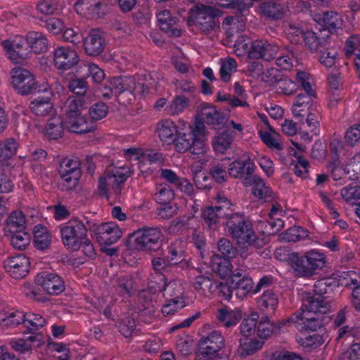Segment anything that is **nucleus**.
I'll return each instance as SVG.
<instances>
[{"mask_svg": "<svg viewBox=\"0 0 360 360\" xmlns=\"http://www.w3.org/2000/svg\"><path fill=\"white\" fill-rule=\"evenodd\" d=\"M330 308L328 301L324 298H321L314 293L311 295L309 292L304 294L302 298V307L297 311L310 314L313 313L323 315L326 314Z\"/></svg>", "mask_w": 360, "mask_h": 360, "instance_id": "15", "label": "nucleus"}, {"mask_svg": "<svg viewBox=\"0 0 360 360\" xmlns=\"http://www.w3.org/2000/svg\"><path fill=\"white\" fill-rule=\"evenodd\" d=\"M325 30L332 33L341 26L342 20L340 15L333 11H326L323 15ZM326 32V30H324Z\"/></svg>", "mask_w": 360, "mask_h": 360, "instance_id": "49", "label": "nucleus"}, {"mask_svg": "<svg viewBox=\"0 0 360 360\" xmlns=\"http://www.w3.org/2000/svg\"><path fill=\"white\" fill-rule=\"evenodd\" d=\"M323 344V340L322 336L317 334L308 335L301 340V346L306 353L314 352L315 353L321 352L323 354V352L320 348Z\"/></svg>", "mask_w": 360, "mask_h": 360, "instance_id": "44", "label": "nucleus"}, {"mask_svg": "<svg viewBox=\"0 0 360 360\" xmlns=\"http://www.w3.org/2000/svg\"><path fill=\"white\" fill-rule=\"evenodd\" d=\"M233 139V133L231 131L226 130L218 132L212 138V141L214 150L217 153H224L225 151L230 148Z\"/></svg>", "mask_w": 360, "mask_h": 360, "instance_id": "31", "label": "nucleus"}, {"mask_svg": "<svg viewBox=\"0 0 360 360\" xmlns=\"http://www.w3.org/2000/svg\"><path fill=\"white\" fill-rule=\"evenodd\" d=\"M5 236L10 238L12 246L19 250H25L30 242V235L26 231Z\"/></svg>", "mask_w": 360, "mask_h": 360, "instance_id": "48", "label": "nucleus"}, {"mask_svg": "<svg viewBox=\"0 0 360 360\" xmlns=\"http://www.w3.org/2000/svg\"><path fill=\"white\" fill-rule=\"evenodd\" d=\"M237 63L232 58L221 59L220 77L223 82H227L231 79V73L236 71Z\"/></svg>", "mask_w": 360, "mask_h": 360, "instance_id": "51", "label": "nucleus"}, {"mask_svg": "<svg viewBox=\"0 0 360 360\" xmlns=\"http://www.w3.org/2000/svg\"><path fill=\"white\" fill-rule=\"evenodd\" d=\"M105 45L104 36L98 30H91L83 41L85 53L90 56L101 55L103 52Z\"/></svg>", "mask_w": 360, "mask_h": 360, "instance_id": "19", "label": "nucleus"}, {"mask_svg": "<svg viewBox=\"0 0 360 360\" xmlns=\"http://www.w3.org/2000/svg\"><path fill=\"white\" fill-rule=\"evenodd\" d=\"M46 320L39 314L33 313L26 314L25 327H26L30 333H34L40 328L44 326Z\"/></svg>", "mask_w": 360, "mask_h": 360, "instance_id": "50", "label": "nucleus"}, {"mask_svg": "<svg viewBox=\"0 0 360 360\" xmlns=\"http://www.w3.org/2000/svg\"><path fill=\"white\" fill-rule=\"evenodd\" d=\"M79 61V58L76 51L68 47L58 46L53 51L54 65L60 70H70Z\"/></svg>", "mask_w": 360, "mask_h": 360, "instance_id": "13", "label": "nucleus"}, {"mask_svg": "<svg viewBox=\"0 0 360 360\" xmlns=\"http://www.w3.org/2000/svg\"><path fill=\"white\" fill-rule=\"evenodd\" d=\"M255 169V163L248 158L245 160H235L231 163L228 168V172L230 176L235 179H243V183L245 185L246 179H251Z\"/></svg>", "mask_w": 360, "mask_h": 360, "instance_id": "20", "label": "nucleus"}, {"mask_svg": "<svg viewBox=\"0 0 360 360\" xmlns=\"http://www.w3.org/2000/svg\"><path fill=\"white\" fill-rule=\"evenodd\" d=\"M134 248L142 251H155L161 246L162 233L159 228L143 227L134 231L131 236Z\"/></svg>", "mask_w": 360, "mask_h": 360, "instance_id": "3", "label": "nucleus"}, {"mask_svg": "<svg viewBox=\"0 0 360 360\" xmlns=\"http://www.w3.org/2000/svg\"><path fill=\"white\" fill-rule=\"evenodd\" d=\"M259 14L266 19L279 20L283 17V8L273 1H264L259 5Z\"/></svg>", "mask_w": 360, "mask_h": 360, "instance_id": "29", "label": "nucleus"}, {"mask_svg": "<svg viewBox=\"0 0 360 360\" xmlns=\"http://www.w3.org/2000/svg\"><path fill=\"white\" fill-rule=\"evenodd\" d=\"M309 231L301 226H292L288 229L285 232L282 233L279 237L280 240L285 242H296L306 238L308 236Z\"/></svg>", "mask_w": 360, "mask_h": 360, "instance_id": "47", "label": "nucleus"}, {"mask_svg": "<svg viewBox=\"0 0 360 360\" xmlns=\"http://www.w3.org/2000/svg\"><path fill=\"white\" fill-rule=\"evenodd\" d=\"M289 260L296 276L308 278L314 275L312 268L309 267V264H306L304 255L300 257L298 253L292 252L290 255Z\"/></svg>", "mask_w": 360, "mask_h": 360, "instance_id": "26", "label": "nucleus"}, {"mask_svg": "<svg viewBox=\"0 0 360 360\" xmlns=\"http://www.w3.org/2000/svg\"><path fill=\"white\" fill-rule=\"evenodd\" d=\"M34 241L37 249L43 250L48 248L51 244V234L47 228L41 224L35 226Z\"/></svg>", "mask_w": 360, "mask_h": 360, "instance_id": "42", "label": "nucleus"}, {"mask_svg": "<svg viewBox=\"0 0 360 360\" xmlns=\"http://www.w3.org/2000/svg\"><path fill=\"white\" fill-rule=\"evenodd\" d=\"M269 129L274 133L273 134L268 131H259L260 137L262 141L269 148H275L276 150H282L283 147L278 142V134H277L271 127Z\"/></svg>", "mask_w": 360, "mask_h": 360, "instance_id": "58", "label": "nucleus"}, {"mask_svg": "<svg viewBox=\"0 0 360 360\" xmlns=\"http://www.w3.org/2000/svg\"><path fill=\"white\" fill-rule=\"evenodd\" d=\"M11 75L12 84L18 94L27 96L39 91L34 75L29 70L22 68H15L12 69Z\"/></svg>", "mask_w": 360, "mask_h": 360, "instance_id": "6", "label": "nucleus"}, {"mask_svg": "<svg viewBox=\"0 0 360 360\" xmlns=\"http://www.w3.org/2000/svg\"><path fill=\"white\" fill-rule=\"evenodd\" d=\"M337 54L335 49L327 47L324 51H321L319 61L326 67L331 68L335 63Z\"/></svg>", "mask_w": 360, "mask_h": 360, "instance_id": "64", "label": "nucleus"}, {"mask_svg": "<svg viewBox=\"0 0 360 360\" xmlns=\"http://www.w3.org/2000/svg\"><path fill=\"white\" fill-rule=\"evenodd\" d=\"M325 316L319 314H307L296 311L285 319L288 323L297 324L296 326L301 332L316 331L323 326Z\"/></svg>", "mask_w": 360, "mask_h": 360, "instance_id": "8", "label": "nucleus"}, {"mask_svg": "<svg viewBox=\"0 0 360 360\" xmlns=\"http://www.w3.org/2000/svg\"><path fill=\"white\" fill-rule=\"evenodd\" d=\"M278 49L276 44L270 43L267 40H255L249 49L248 57L269 61L276 56Z\"/></svg>", "mask_w": 360, "mask_h": 360, "instance_id": "14", "label": "nucleus"}, {"mask_svg": "<svg viewBox=\"0 0 360 360\" xmlns=\"http://www.w3.org/2000/svg\"><path fill=\"white\" fill-rule=\"evenodd\" d=\"M285 32L289 41L294 44H300L305 37V32L301 24L288 21L285 23Z\"/></svg>", "mask_w": 360, "mask_h": 360, "instance_id": "35", "label": "nucleus"}, {"mask_svg": "<svg viewBox=\"0 0 360 360\" xmlns=\"http://www.w3.org/2000/svg\"><path fill=\"white\" fill-rule=\"evenodd\" d=\"M229 259L215 254L211 257L210 266L221 278H225L232 272L233 266Z\"/></svg>", "mask_w": 360, "mask_h": 360, "instance_id": "30", "label": "nucleus"}, {"mask_svg": "<svg viewBox=\"0 0 360 360\" xmlns=\"http://www.w3.org/2000/svg\"><path fill=\"white\" fill-rule=\"evenodd\" d=\"M65 124L69 131L73 133L84 134L91 131V127L88 124L86 118L81 115L68 117Z\"/></svg>", "mask_w": 360, "mask_h": 360, "instance_id": "40", "label": "nucleus"}, {"mask_svg": "<svg viewBox=\"0 0 360 360\" xmlns=\"http://www.w3.org/2000/svg\"><path fill=\"white\" fill-rule=\"evenodd\" d=\"M5 235L21 232L26 229V220L21 211H13L8 217L4 227Z\"/></svg>", "mask_w": 360, "mask_h": 360, "instance_id": "25", "label": "nucleus"}, {"mask_svg": "<svg viewBox=\"0 0 360 360\" xmlns=\"http://www.w3.org/2000/svg\"><path fill=\"white\" fill-rule=\"evenodd\" d=\"M217 203H219L218 205L205 208L202 214L205 224L210 229H214V226L219 223L220 219H225V217L230 214L231 204L226 198L219 197Z\"/></svg>", "mask_w": 360, "mask_h": 360, "instance_id": "9", "label": "nucleus"}, {"mask_svg": "<svg viewBox=\"0 0 360 360\" xmlns=\"http://www.w3.org/2000/svg\"><path fill=\"white\" fill-rule=\"evenodd\" d=\"M60 0H41L37 5V9L41 13L53 15L59 10Z\"/></svg>", "mask_w": 360, "mask_h": 360, "instance_id": "56", "label": "nucleus"}, {"mask_svg": "<svg viewBox=\"0 0 360 360\" xmlns=\"http://www.w3.org/2000/svg\"><path fill=\"white\" fill-rule=\"evenodd\" d=\"M63 130V119L60 116L56 115L49 120L44 132L49 139L56 140L62 137Z\"/></svg>", "mask_w": 360, "mask_h": 360, "instance_id": "37", "label": "nucleus"}, {"mask_svg": "<svg viewBox=\"0 0 360 360\" xmlns=\"http://www.w3.org/2000/svg\"><path fill=\"white\" fill-rule=\"evenodd\" d=\"M224 340L221 333L212 331L207 336L200 338L196 352L198 360H210L224 347Z\"/></svg>", "mask_w": 360, "mask_h": 360, "instance_id": "7", "label": "nucleus"}, {"mask_svg": "<svg viewBox=\"0 0 360 360\" xmlns=\"http://www.w3.org/2000/svg\"><path fill=\"white\" fill-rule=\"evenodd\" d=\"M217 317L219 321L227 328L236 325L238 321L235 312L226 308L219 309Z\"/></svg>", "mask_w": 360, "mask_h": 360, "instance_id": "61", "label": "nucleus"}, {"mask_svg": "<svg viewBox=\"0 0 360 360\" xmlns=\"http://www.w3.org/2000/svg\"><path fill=\"white\" fill-rule=\"evenodd\" d=\"M160 30L170 37H177L181 34L179 18L174 15L170 11L165 9L156 15Z\"/></svg>", "mask_w": 360, "mask_h": 360, "instance_id": "16", "label": "nucleus"}, {"mask_svg": "<svg viewBox=\"0 0 360 360\" xmlns=\"http://www.w3.org/2000/svg\"><path fill=\"white\" fill-rule=\"evenodd\" d=\"M35 283L51 295H58L65 288L63 280L54 273H39L35 278Z\"/></svg>", "mask_w": 360, "mask_h": 360, "instance_id": "11", "label": "nucleus"}, {"mask_svg": "<svg viewBox=\"0 0 360 360\" xmlns=\"http://www.w3.org/2000/svg\"><path fill=\"white\" fill-rule=\"evenodd\" d=\"M347 172L352 174L350 179H360V153L354 155L347 163Z\"/></svg>", "mask_w": 360, "mask_h": 360, "instance_id": "59", "label": "nucleus"}, {"mask_svg": "<svg viewBox=\"0 0 360 360\" xmlns=\"http://www.w3.org/2000/svg\"><path fill=\"white\" fill-rule=\"evenodd\" d=\"M229 232L238 244L253 245L255 249L261 248L263 244L262 240H259L255 233L252 226L247 221L245 222V225L241 224Z\"/></svg>", "mask_w": 360, "mask_h": 360, "instance_id": "18", "label": "nucleus"}, {"mask_svg": "<svg viewBox=\"0 0 360 360\" xmlns=\"http://www.w3.org/2000/svg\"><path fill=\"white\" fill-rule=\"evenodd\" d=\"M110 85L117 94H120L124 91L132 93L136 86L135 79L131 76L113 77L110 79Z\"/></svg>", "mask_w": 360, "mask_h": 360, "instance_id": "39", "label": "nucleus"}, {"mask_svg": "<svg viewBox=\"0 0 360 360\" xmlns=\"http://www.w3.org/2000/svg\"><path fill=\"white\" fill-rule=\"evenodd\" d=\"M174 197V193L172 188L165 184L160 185L157 188L156 193H154V199L159 204H165L170 202Z\"/></svg>", "mask_w": 360, "mask_h": 360, "instance_id": "53", "label": "nucleus"}, {"mask_svg": "<svg viewBox=\"0 0 360 360\" xmlns=\"http://www.w3.org/2000/svg\"><path fill=\"white\" fill-rule=\"evenodd\" d=\"M306 257V264H309V267L312 268L313 274L318 269H321L325 266L326 258L323 253L316 250H310L304 253Z\"/></svg>", "mask_w": 360, "mask_h": 360, "instance_id": "45", "label": "nucleus"}, {"mask_svg": "<svg viewBox=\"0 0 360 360\" xmlns=\"http://www.w3.org/2000/svg\"><path fill=\"white\" fill-rule=\"evenodd\" d=\"M216 282L212 276L200 275L195 278L193 286L195 290H207L211 293H214V288Z\"/></svg>", "mask_w": 360, "mask_h": 360, "instance_id": "52", "label": "nucleus"}, {"mask_svg": "<svg viewBox=\"0 0 360 360\" xmlns=\"http://www.w3.org/2000/svg\"><path fill=\"white\" fill-rule=\"evenodd\" d=\"M63 244L72 250H79V244L86 240L87 229L84 224L78 219L69 221L60 229Z\"/></svg>", "mask_w": 360, "mask_h": 360, "instance_id": "5", "label": "nucleus"}, {"mask_svg": "<svg viewBox=\"0 0 360 360\" xmlns=\"http://www.w3.org/2000/svg\"><path fill=\"white\" fill-rule=\"evenodd\" d=\"M220 15L218 8L199 4L190 9L186 22L188 26L196 25L202 32L210 34L219 30L218 18Z\"/></svg>", "mask_w": 360, "mask_h": 360, "instance_id": "2", "label": "nucleus"}, {"mask_svg": "<svg viewBox=\"0 0 360 360\" xmlns=\"http://www.w3.org/2000/svg\"><path fill=\"white\" fill-rule=\"evenodd\" d=\"M68 88L75 94L83 96L87 91L88 84L84 79H71L68 82Z\"/></svg>", "mask_w": 360, "mask_h": 360, "instance_id": "63", "label": "nucleus"}, {"mask_svg": "<svg viewBox=\"0 0 360 360\" xmlns=\"http://www.w3.org/2000/svg\"><path fill=\"white\" fill-rule=\"evenodd\" d=\"M157 131L160 140L167 143H172L179 133L176 125L170 120H165L160 122L157 127Z\"/></svg>", "mask_w": 360, "mask_h": 360, "instance_id": "32", "label": "nucleus"}, {"mask_svg": "<svg viewBox=\"0 0 360 360\" xmlns=\"http://www.w3.org/2000/svg\"><path fill=\"white\" fill-rule=\"evenodd\" d=\"M199 115L195 116V121L200 120L202 123L207 124H220L225 120L224 114L217 111L216 108L212 105L203 103L200 105L198 111Z\"/></svg>", "mask_w": 360, "mask_h": 360, "instance_id": "21", "label": "nucleus"}, {"mask_svg": "<svg viewBox=\"0 0 360 360\" xmlns=\"http://www.w3.org/2000/svg\"><path fill=\"white\" fill-rule=\"evenodd\" d=\"M278 300L275 293L267 290L263 292L262 295L257 300V304L261 310L266 314H272L276 310Z\"/></svg>", "mask_w": 360, "mask_h": 360, "instance_id": "41", "label": "nucleus"}, {"mask_svg": "<svg viewBox=\"0 0 360 360\" xmlns=\"http://www.w3.org/2000/svg\"><path fill=\"white\" fill-rule=\"evenodd\" d=\"M31 111L37 116H45L50 114L53 110V105L49 98H37L30 104Z\"/></svg>", "mask_w": 360, "mask_h": 360, "instance_id": "43", "label": "nucleus"}, {"mask_svg": "<svg viewBox=\"0 0 360 360\" xmlns=\"http://www.w3.org/2000/svg\"><path fill=\"white\" fill-rule=\"evenodd\" d=\"M234 92L238 96L232 94H221V92L219 91L217 100L220 102L226 101L232 108L238 106L248 107V103L245 101L246 98L245 91L243 86L238 82L234 84Z\"/></svg>", "mask_w": 360, "mask_h": 360, "instance_id": "23", "label": "nucleus"}, {"mask_svg": "<svg viewBox=\"0 0 360 360\" xmlns=\"http://www.w3.org/2000/svg\"><path fill=\"white\" fill-rule=\"evenodd\" d=\"M339 287V281L331 277L323 278L316 281L314 283V293L321 298L326 300L334 292V290Z\"/></svg>", "mask_w": 360, "mask_h": 360, "instance_id": "24", "label": "nucleus"}, {"mask_svg": "<svg viewBox=\"0 0 360 360\" xmlns=\"http://www.w3.org/2000/svg\"><path fill=\"white\" fill-rule=\"evenodd\" d=\"M122 236L121 229L115 223H103L96 229V239L101 245H111Z\"/></svg>", "mask_w": 360, "mask_h": 360, "instance_id": "17", "label": "nucleus"}, {"mask_svg": "<svg viewBox=\"0 0 360 360\" xmlns=\"http://www.w3.org/2000/svg\"><path fill=\"white\" fill-rule=\"evenodd\" d=\"M108 185L112 188L115 194L118 195L121 193L122 186L129 176V174L120 173L118 171H108L105 173Z\"/></svg>", "mask_w": 360, "mask_h": 360, "instance_id": "46", "label": "nucleus"}, {"mask_svg": "<svg viewBox=\"0 0 360 360\" xmlns=\"http://www.w3.org/2000/svg\"><path fill=\"white\" fill-rule=\"evenodd\" d=\"M18 147L17 141L13 138L0 142V162L2 165H10L8 160L15 155Z\"/></svg>", "mask_w": 360, "mask_h": 360, "instance_id": "36", "label": "nucleus"}, {"mask_svg": "<svg viewBox=\"0 0 360 360\" xmlns=\"http://www.w3.org/2000/svg\"><path fill=\"white\" fill-rule=\"evenodd\" d=\"M207 135V131L202 122L196 120L194 124L190 126L188 134L179 131L172 143L177 152L184 153L189 150L198 158L207 152L205 144Z\"/></svg>", "mask_w": 360, "mask_h": 360, "instance_id": "1", "label": "nucleus"}, {"mask_svg": "<svg viewBox=\"0 0 360 360\" xmlns=\"http://www.w3.org/2000/svg\"><path fill=\"white\" fill-rule=\"evenodd\" d=\"M26 41L32 50L36 53L45 52L48 49V39L40 32H30L26 35Z\"/></svg>", "mask_w": 360, "mask_h": 360, "instance_id": "28", "label": "nucleus"}, {"mask_svg": "<svg viewBox=\"0 0 360 360\" xmlns=\"http://www.w3.org/2000/svg\"><path fill=\"white\" fill-rule=\"evenodd\" d=\"M245 186H253L252 193L259 199L266 200L271 197V191L266 186L264 180L257 175H254L251 179H246Z\"/></svg>", "mask_w": 360, "mask_h": 360, "instance_id": "27", "label": "nucleus"}, {"mask_svg": "<svg viewBox=\"0 0 360 360\" xmlns=\"http://www.w3.org/2000/svg\"><path fill=\"white\" fill-rule=\"evenodd\" d=\"M218 250L222 254V257L226 258H235L238 255L237 248L233 247L229 240L225 238L218 241Z\"/></svg>", "mask_w": 360, "mask_h": 360, "instance_id": "57", "label": "nucleus"}, {"mask_svg": "<svg viewBox=\"0 0 360 360\" xmlns=\"http://www.w3.org/2000/svg\"><path fill=\"white\" fill-rule=\"evenodd\" d=\"M261 79L269 86H274L283 82V75L277 69L271 68L263 72Z\"/></svg>", "mask_w": 360, "mask_h": 360, "instance_id": "62", "label": "nucleus"}, {"mask_svg": "<svg viewBox=\"0 0 360 360\" xmlns=\"http://www.w3.org/2000/svg\"><path fill=\"white\" fill-rule=\"evenodd\" d=\"M287 323L285 319H284L282 322L279 321L274 324L270 322L268 316H265L261 319L257 325V335L259 338L265 340L270 337L274 332L278 331L281 326Z\"/></svg>", "mask_w": 360, "mask_h": 360, "instance_id": "34", "label": "nucleus"}, {"mask_svg": "<svg viewBox=\"0 0 360 360\" xmlns=\"http://www.w3.org/2000/svg\"><path fill=\"white\" fill-rule=\"evenodd\" d=\"M80 162L77 158H63L58 167V173L63 181L62 190L71 191L78 184L82 176Z\"/></svg>", "mask_w": 360, "mask_h": 360, "instance_id": "4", "label": "nucleus"}, {"mask_svg": "<svg viewBox=\"0 0 360 360\" xmlns=\"http://www.w3.org/2000/svg\"><path fill=\"white\" fill-rule=\"evenodd\" d=\"M166 257L171 266H176L185 259L184 252L179 246L172 244L168 248Z\"/></svg>", "mask_w": 360, "mask_h": 360, "instance_id": "55", "label": "nucleus"}, {"mask_svg": "<svg viewBox=\"0 0 360 360\" xmlns=\"http://www.w3.org/2000/svg\"><path fill=\"white\" fill-rule=\"evenodd\" d=\"M30 265V260L24 254L8 257L4 262L6 271L15 279H20L26 276Z\"/></svg>", "mask_w": 360, "mask_h": 360, "instance_id": "12", "label": "nucleus"}, {"mask_svg": "<svg viewBox=\"0 0 360 360\" xmlns=\"http://www.w3.org/2000/svg\"><path fill=\"white\" fill-rule=\"evenodd\" d=\"M188 104L189 100L186 96H177L167 108L172 115H178L182 112L188 106Z\"/></svg>", "mask_w": 360, "mask_h": 360, "instance_id": "60", "label": "nucleus"}, {"mask_svg": "<svg viewBox=\"0 0 360 360\" xmlns=\"http://www.w3.org/2000/svg\"><path fill=\"white\" fill-rule=\"evenodd\" d=\"M231 284L236 290V295L243 299L250 292L254 293V283L251 278L243 276L241 279L231 278Z\"/></svg>", "mask_w": 360, "mask_h": 360, "instance_id": "38", "label": "nucleus"}, {"mask_svg": "<svg viewBox=\"0 0 360 360\" xmlns=\"http://www.w3.org/2000/svg\"><path fill=\"white\" fill-rule=\"evenodd\" d=\"M4 50L8 55L9 58L15 63H20L22 60L29 58L31 53L29 45L26 41V38L22 37L11 40H4L1 43Z\"/></svg>", "mask_w": 360, "mask_h": 360, "instance_id": "10", "label": "nucleus"}, {"mask_svg": "<svg viewBox=\"0 0 360 360\" xmlns=\"http://www.w3.org/2000/svg\"><path fill=\"white\" fill-rule=\"evenodd\" d=\"M258 316L257 314H253L251 316L245 319L240 325V330L241 334L245 337H249L255 333Z\"/></svg>", "mask_w": 360, "mask_h": 360, "instance_id": "54", "label": "nucleus"}, {"mask_svg": "<svg viewBox=\"0 0 360 360\" xmlns=\"http://www.w3.org/2000/svg\"><path fill=\"white\" fill-rule=\"evenodd\" d=\"M264 343L262 340L244 338L240 340L238 353L242 358L252 355L262 348Z\"/></svg>", "mask_w": 360, "mask_h": 360, "instance_id": "33", "label": "nucleus"}, {"mask_svg": "<svg viewBox=\"0 0 360 360\" xmlns=\"http://www.w3.org/2000/svg\"><path fill=\"white\" fill-rule=\"evenodd\" d=\"M330 34L325 31L319 30L315 32L311 30L305 32L304 41L305 45L311 51H316L321 48H324L330 43Z\"/></svg>", "mask_w": 360, "mask_h": 360, "instance_id": "22", "label": "nucleus"}]
</instances>
